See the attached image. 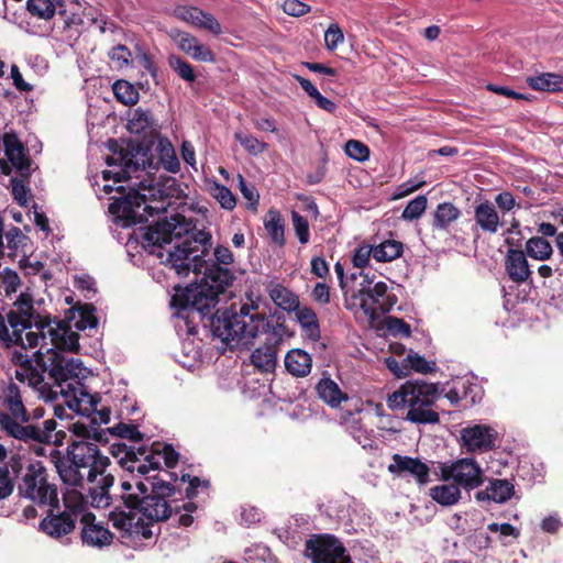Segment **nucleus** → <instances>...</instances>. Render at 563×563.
<instances>
[{
	"label": "nucleus",
	"instance_id": "1",
	"mask_svg": "<svg viewBox=\"0 0 563 563\" xmlns=\"http://www.w3.org/2000/svg\"><path fill=\"white\" fill-rule=\"evenodd\" d=\"M158 159H155L147 147L137 146L120 157L121 168L118 172L104 170L103 179L112 176L115 181L130 180L129 195L115 199L110 203L112 214L124 221V225L143 222L145 213L152 216L166 211L164 201H157L161 189L156 186L155 175L162 165L164 169L176 174L180 169V163L176 151L167 137H158L155 146Z\"/></svg>",
	"mask_w": 563,
	"mask_h": 563
},
{
	"label": "nucleus",
	"instance_id": "2",
	"mask_svg": "<svg viewBox=\"0 0 563 563\" xmlns=\"http://www.w3.org/2000/svg\"><path fill=\"white\" fill-rule=\"evenodd\" d=\"M214 336L236 345L253 344L260 334L265 335L264 344L251 354L252 364L261 372H273L277 364V350L283 340L282 327L274 324L253 301L236 309L218 310L212 318Z\"/></svg>",
	"mask_w": 563,
	"mask_h": 563
},
{
	"label": "nucleus",
	"instance_id": "3",
	"mask_svg": "<svg viewBox=\"0 0 563 563\" xmlns=\"http://www.w3.org/2000/svg\"><path fill=\"white\" fill-rule=\"evenodd\" d=\"M192 229L191 221L181 214H174L150 225L143 240L162 264L173 268L177 275L187 276L189 272H202L206 264L203 256L210 241L209 233L192 232Z\"/></svg>",
	"mask_w": 563,
	"mask_h": 563
},
{
	"label": "nucleus",
	"instance_id": "4",
	"mask_svg": "<svg viewBox=\"0 0 563 563\" xmlns=\"http://www.w3.org/2000/svg\"><path fill=\"white\" fill-rule=\"evenodd\" d=\"M148 485L143 481L135 483L136 493L122 495L123 504L129 511L115 508L110 511L109 519L123 537H152L151 526L169 518L172 507L166 498L175 494V487L161 478H154Z\"/></svg>",
	"mask_w": 563,
	"mask_h": 563
},
{
	"label": "nucleus",
	"instance_id": "5",
	"mask_svg": "<svg viewBox=\"0 0 563 563\" xmlns=\"http://www.w3.org/2000/svg\"><path fill=\"white\" fill-rule=\"evenodd\" d=\"M217 263L209 265L207 262L202 268L203 277L195 285L185 289H176L172 297V306L180 310L191 309L205 313L218 302V298L225 294L232 285L233 273L222 265L233 263V253L227 246H217L213 252Z\"/></svg>",
	"mask_w": 563,
	"mask_h": 563
},
{
	"label": "nucleus",
	"instance_id": "6",
	"mask_svg": "<svg viewBox=\"0 0 563 563\" xmlns=\"http://www.w3.org/2000/svg\"><path fill=\"white\" fill-rule=\"evenodd\" d=\"M55 467L66 486L84 488L106 474L110 459L102 454L92 441H74L67 448L66 456L55 460Z\"/></svg>",
	"mask_w": 563,
	"mask_h": 563
},
{
	"label": "nucleus",
	"instance_id": "7",
	"mask_svg": "<svg viewBox=\"0 0 563 563\" xmlns=\"http://www.w3.org/2000/svg\"><path fill=\"white\" fill-rule=\"evenodd\" d=\"M438 396L435 384L421 379L407 380L388 396L387 405L393 410L407 407L406 419L412 423H437L439 413L433 405Z\"/></svg>",
	"mask_w": 563,
	"mask_h": 563
},
{
	"label": "nucleus",
	"instance_id": "8",
	"mask_svg": "<svg viewBox=\"0 0 563 563\" xmlns=\"http://www.w3.org/2000/svg\"><path fill=\"white\" fill-rule=\"evenodd\" d=\"M79 336L77 335V340ZM40 349L34 353L36 362L40 366L48 368L49 376L54 379L58 393L63 387H66L67 383L79 380L84 377L86 368L82 366L80 360L75 357H68L62 353V351H76L79 343L74 349L57 346L49 342V339L40 340Z\"/></svg>",
	"mask_w": 563,
	"mask_h": 563
},
{
	"label": "nucleus",
	"instance_id": "9",
	"mask_svg": "<svg viewBox=\"0 0 563 563\" xmlns=\"http://www.w3.org/2000/svg\"><path fill=\"white\" fill-rule=\"evenodd\" d=\"M7 321L10 325V329H13V333H16L18 336H24L26 332H40L37 325L52 324L57 327L66 332L64 340H59L60 343L65 341L68 343V339L70 340V335H74V344L73 346L68 345H59L55 341H51V343L62 346L74 349L77 344V333L71 331L69 328L63 325L60 322H55L49 319H43L40 314L35 313L33 302L31 296L27 294H20L18 299L13 302L12 308L7 313Z\"/></svg>",
	"mask_w": 563,
	"mask_h": 563
},
{
	"label": "nucleus",
	"instance_id": "10",
	"mask_svg": "<svg viewBox=\"0 0 563 563\" xmlns=\"http://www.w3.org/2000/svg\"><path fill=\"white\" fill-rule=\"evenodd\" d=\"M439 477L442 482L453 481L467 492L484 484V471L472 457L457 459L451 463H439Z\"/></svg>",
	"mask_w": 563,
	"mask_h": 563
},
{
	"label": "nucleus",
	"instance_id": "11",
	"mask_svg": "<svg viewBox=\"0 0 563 563\" xmlns=\"http://www.w3.org/2000/svg\"><path fill=\"white\" fill-rule=\"evenodd\" d=\"M19 489L21 496L38 505L57 503V489L47 482L45 470L38 462L27 465Z\"/></svg>",
	"mask_w": 563,
	"mask_h": 563
},
{
	"label": "nucleus",
	"instance_id": "12",
	"mask_svg": "<svg viewBox=\"0 0 563 563\" xmlns=\"http://www.w3.org/2000/svg\"><path fill=\"white\" fill-rule=\"evenodd\" d=\"M307 552L313 563H353L343 544L332 536L309 540Z\"/></svg>",
	"mask_w": 563,
	"mask_h": 563
},
{
	"label": "nucleus",
	"instance_id": "13",
	"mask_svg": "<svg viewBox=\"0 0 563 563\" xmlns=\"http://www.w3.org/2000/svg\"><path fill=\"white\" fill-rule=\"evenodd\" d=\"M498 432L486 424H472L460 431L461 448L468 453H484L496 445Z\"/></svg>",
	"mask_w": 563,
	"mask_h": 563
},
{
	"label": "nucleus",
	"instance_id": "14",
	"mask_svg": "<svg viewBox=\"0 0 563 563\" xmlns=\"http://www.w3.org/2000/svg\"><path fill=\"white\" fill-rule=\"evenodd\" d=\"M59 394L67 407L81 416H91L100 401L99 395L90 394L80 380L67 383Z\"/></svg>",
	"mask_w": 563,
	"mask_h": 563
},
{
	"label": "nucleus",
	"instance_id": "15",
	"mask_svg": "<svg viewBox=\"0 0 563 563\" xmlns=\"http://www.w3.org/2000/svg\"><path fill=\"white\" fill-rule=\"evenodd\" d=\"M1 423L4 427V432L18 440L29 442L35 441L41 443H48L53 439V432L56 430L57 423L54 419H47L43 422V428L34 424H25L24 427H18L11 422L4 415H0Z\"/></svg>",
	"mask_w": 563,
	"mask_h": 563
},
{
	"label": "nucleus",
	"instance_id": "16",
	"mask_svg": "<svg viewBox=\"0 0 563 563\" xmlns=\"http://www.w3.org/2000/svg\"><path fill=\"white\" fill-rule=\"evenodd\" d=\"M391 460L393 462L387 467L390 474L398 477L411 475L419 485L429 483L430 468L419 459L394 454Z\"/></svg>",
	"mask_w": 563,
	"mask_h": 563
},
{
	"label": "nucleus",
	"instance_id": "17",
	"mask_svg": "<svg viewBox=\"0 0 563 563\" xmlns=\"http://www.w3.org/2000/svg\"><path fill=\"white\" fill-rule=\"evenodd\" d=\"M82 543L90 548L102 549L112 543L113 534L102 523L96 521L91 512H84L80 519Z\"/></svg>",
	"mask_w": 563,
	"mask_h": 563
},
{
	"label": "nucleus",
	"instance_id": "18",
	"mask_svg": "<svg viewBox=\"0 0 563 563\" xmlns=\"http://www.w3.org/2000/svg\"><path fill=\"white\" fill-rule=\"evenodd\" d=\"M177 47L192 59L203 63L216 62V55L210 47L199 42L192 34L179 30L169 33Z\"/></svg>",
	"mask_w": 563,
	"mask_h": 563
},
{
	"label": "nucleus",
	"instance_id": "19",
	"mask_svg": "<svg viewBox=\"0 0 563 563\" xmlns=\"http://www.w3.org/2000/svg\"><path fill=\"white\" fill-rule=\"evenodd\" d=\"M3 150L11 167L15 169L20 177L31 175V162L26 155L25 148L15 134L5 133L3 136Z\"/></svg>",
	"mask_w": 563,
	"mask_h": 563
},
{
	"label": "nucleus",
	"instance_id": "20",
	"mask_svg": "<svg viewBox=\"0 0 563 563\" xmlns=\"http://www.w3.org/2000/svg\"><path fill=\"white\" fill-rule=\"evenodd\" d=\"M393 298L394 296L388 294L387 284L378 282L366 291L362 308L366 314L375 317L378 312H386L393 307Z\"/></svg>",
	"mask_w": 563,
	"mask_h": 563
},
{
	"label": "nucleus",
	"instance_id": "21",
	"mask_svg": "<svg viewBox=\"0 0 563 563\" xmlns=\"http://www.w3.org/2000/svg\"><path fill=\"white\" fill-rule=\"evenodd\" d=\"M505 269L508 277L516 284L527 282L531 275L526 254L510 249L505 257Z\"/></svg>",
	"mask_w": 563,
	"mask_h": 563
},
{
	"label": "nucleus",
	"instance_id": "22",
	"mask_svg": "<svg viewBox=\"0 0 563 563\" xmlns=\"http://www.w3.org/2000/svg\"><path fill=\"white\" fill-rule=\"evenodd\" d=\"M113 483L114 477L110 474H104L99 476L93 484L86 486L92 507L103 509L110 506L109 488L112 487Z\"/></svg>",
	"mask_w": 563,
	"mask_h": 563
},
{
	"label": "nucleus",
	"instance_id": "23",
	"mask_svg": "<svg viewBox=\"0 0 563 563\" xmlns=\"http://www.w3.org/2000/svg\"><path fill=\"white\" fill-rule=\"evenodd\" d=\"M128 130L146 136L156 130V121L150 110L135 108L128 112Z\"/></svg>",
	"mask_w": 563,
	"mask_h": 563
},
{
	"label": "nucleus",
	"instance_id": "24",
	"mask_svg": "<svg viewBox=\"0 0 563 563\" xmlns=\"http://www.w3.org/2000/svg\"><path fill=\"white\" fill-rule=\"evenodd\" d=\"M515 494L514 485L507 479H494L484 490L477 492L475 498L478 501L493 500L495 503H506Z\"/></svg>",
	"mask_w": 563,
	"mask_h": 563
},
{
	"label": "nucleus",
	"instance_id": "25",
	"mask_svg": "<svg viewBox=\"0 0 563 563\" xmlns=\"http://www.w3.org/2000/svg\"><path fill=\"white\" fill-rule=\"evenodd\" d=\"M271 300L282 310L291 312L300 303L299 297L284 285L271 282L266 285Z\"/></svg>",
	"mask_w": 563,
	"mask_h": 563
},
{
	"label": "nucleus",
	"instance_id": "26",
	"mask_svg": "<svg viewBox=\"0 0 563 563\" xmlns=\"http://www.w3.org/2000/svg\"><path fill=\"white\" fill-rule=\"evenodd\" d=\"M75 518L67 511L59 515L48 516L41 522V529L53 538H60L73 531Z\"/></svg>",
	"mask_w": 563,
	"mask_h": 563
},
{
	"label": "nucleus",
	"instance_id": "27",
	"mask_svg": "<svg viewBox=\"0 0 563 563\" xmlns=\"http://www.w3.org/2000/svg\"><path fill=\"white\" fill-rule=\"evenodd\" d=\"M429 496L443 507H452L461 500L462 490L453 481H450L431 487Z\"/></svg>",
	"mask_w": 563,
	"mask_h": 563
},
{
	"label": "nucleus",
	"instance_id": "28",
	"mask_svg": "<svg viewBox=\"0 0 563 563\" xmlns=\"http://www.w3.org/2000/svg\"><path fill=\"white\" fill-rule=\"evenodd\" d=\"M474 219L484 232L496 233L500 225V219L495 206L489 201L482 202L475 207Z\"/></svg>",
	"mask_w": 563,
	"mask_h": 563
},
{
	"label": "nucleus",
	"instance_id": "29",
	"mask_svg": "<svg viewBox=\"0 0 563 563\" xmlns=\"http://www.w3.org/2000/svg\"><path fill=\"white\" fill-rule=\"evenodd\" d=\"M285 367L292 376L305 377L311 372L312 358L303 350L295 349L286 354Z\"/></svg>",
	"mask_w": 563,
	"mask_h": 563
},
{
	"label": "nucleus",
	"instance_id": "30",
	"mask_svg": "<svg viewBox=\"0 0 563 563\" xmlns=\"http://www.w3.org/2000/svg\"><path fill=\"white\" fill-rule=\"evenodd\" d=\"M294 311L303 333L312 341H318L320 339V328L316 312L307 306H300V303Z\"/></svg>",
	"mask_w": 563,
	"mask_h": 563
},
{
	"label": "nucleus",
	"instance_id": "31",
	"mask_svg": "<svg viewBox=\"0 0 563 563\" xmlns=\"http://www.w3.org/2000/svg\"><path fill=\"white\" fill-rule=\"evenodd\" d=\"M317 391L319 397L331 407H338L342 401L347 400V395L330 378H322L317 385Z\"/></svg>",
	"mask_w": 563,
	"mask_h": 563
},
{
	"label": "nucleus",
	"instance_id": "32",
	"mask_svg": "<svg viewBox=\"0 0 563 563\" xmlns=\"http://www.w3.org/2000/svg\"><path fill=\"white\" fill-rule=\"evenodd\" d=\"M527 84L533 90L540 91H563V76L554 73H543L527 78Z\"/></svg>",
	"mask_w": 563,
	"mask_h": 563
},
{
	"label": "nucleus",
	"instance_id": "33",
	"mask_svg": "<svg viewBox=\"0 0 563 563\" xmlns=\"http://www.w3.org/2000/svg\"><path fill=\"white\" fill-rule=\"evenodd\" d=\"M87 487H76V486H66V492L64 494V504L67 512L74 516L77 514L84 512L86 509V495Z\"/></svg>",
	"mask_w": 563,
	"mask_h": 563
},
{
	"label": "nucleus",
	"instance_id": "34",
	"mask_svg": "<svg viewBox=\"0 0 563 563\" xmlns=\"http://www.w3.org/2000/svg\"><path fill=\"white\" fill-rule=\"evenodd\" d=\"M460 216L461 211L453 203H439L433 214L432 225L435 230H446Z\"/></svg>",
	"mask_w": 563,
	"mask_h": 563
},
{
	"label": "nucleus",
	"instance_id": "35",
	"mask_svg": "<svg viewBox=\"0 0 563 563\" xmlns=\"http://www.w3.org/2000/svg\"><path fill=\"white\" fill-rule=\"evenodd\" d=\"M264 225L272 241L276 245L283 246L285 244V227L279 211L271 209L266 214Z\"/></svg>",
	"mask_w": 563,
	"mask_h": 563
},
{
	"label": "nucleus",
	"instance_id": "36",
	"mask_svg": "<svg viewBox=\"0 0 563 563\" xmlns=\"http://www.w3.org/2000/svg\"><path fill=\"white\" fill-rule=\"evenodd\" d=\"M374 260L380 263L391 262L401 256L402 243L396 240H386L373 246Z\"/></svg>",
	"mask_w": 563,
	"mask_h": 563
},
{
	"label": "nucleus",
	"instance_id": "37",
	"mask_svg": "<svg viewBox=\"0 0 563 563\" xmlns=\"http://www.w3.org/2000/svg\"><path fill=\"white\" fill-rule=\"evenodd\" d=\"M527 254L538 261L549 260L553 253L552 245L541 236H534L526 242Z\"/></svg>",
	"mask_w": 563,
	"mask_h": 563
},
{
	"label": "nucleus",
	"instance_id": "38",
	"mask_svg": "<svg viewBox=\"0 0 563 563\" xmlns=\"http://www.w3.org/2000/svg\"><path fill=\"white\" fill-rule=\"evenodd\" d=\"M113 93L118 101L125 106L135 104L139 101L137 89L126 80H117L112 86Z\"/></svg>",
	"mask_w": 563,
	"mask_h": 563
},
{
	"label": "nucleus",
	"instance_id": "39",
	"mask_svg": "<svg viewBox=\"0 0 563 563\" xmlns=\"http://www.w3.org/2000/svg\"><path fill=\"white\" fill-rule=\"evenodd\" d=\"M27 11L37 19L48 21L56 13V5L53 0H27Z\"/></svg>",
	"mask_w": 563,
	"mask_h": 563
},
{
	"label": "nucleus",
	"instance_id": "40",
	"mask_svg": "<svg viewBox=\"0 0 563 563\" xmlns=\"http://www.w3.org/2000/svg\"><path fill=\"white\" fill-rule=\"evenodd\" d=\"M234 137L244 147V150L253 156L264 153L268 147L266 142L260 141L252 134L239 131L234 133Z\"/></svg>",
	"mask_w": 563,
	"mask_h": 563
},
{
	"label": "nucleus",
	"instance_id": "41",
	"mask_svg": "<svg viewBox=\"0 0 563 563\" xmlns=\"http://www.w3.org/2000/svg\"><path fill=\"white\" fill-rule=\"evenodd\" d=\"M168 65L185 81L194 82L196 80L194 67L181 57L175 54L169 55Z\"/></svg>",
	"mask_w": 563,
	"mask_h": 563
},
{
	"label": "nucleus",
	"instance_id": "42",
	"mask_svg": "<svg viewBox=\"0 0 563 563\" xmlns=\"http://www.w3.org/2000/svg\"><path fill=\"white\" fill-rule=\"evenodd\" d=\"M209 190L211 196L220 203L222 208L232 210L235 207L236 199L228 187L214 181L211 184Z\"/></svg>",
	"mask_w": 563,
	"mask_h": 563
},
{
	"label": "nucleus",
	"instance_id": "43",
	"mask_svg": "<svg viewBox=\"0 0 563 563\" xmlns=\"http://www.w3.org/2000/svg\"><path fill=\"white\" fill-rule=\"evenodd\" d=\"M15 378L21 383H27L29 386L40 388L43 383L41 372L32 364L18 367L15 371Z\"/></svg>",
	"mask_w": 563,
	"mask_h": 563
},
{
	"label": "nucleus",
	"instance_id": "44",
	"mask_svg": "<svg viewBox=\"0 0 563 563\" xmlns=\"http://www.w3.org/2000/svg\"><path fill=\"white\" fill-rule=\"evenodd\" d=\"M427 203L428 200L423 195L410 200L401 213V219L406 221L419 219L426 211Z\"/></svg>",
	"mask_w": 563,
	"mask_h": 563
},
{
	"label": "nucleus",
	"instance_id": "45",
	"mask_svg": "<svg viewBox=\"0 0 563 563\" xmlns=\"http://www.w3.org/2000/svg\"><path fill=\"white\" fill-rule=\"evenodd\" d=\"M29 177L11 179V194L20 206H26L30 200V189L26 186Z\"/></svg>",
	"mask_w": 563,
	"mask_h": 563
},
{
	"label": "nucleus",
	"instance_id": "46",
	"mask_svg": "<svg viewBox=\"0 0 563 563\" xmlns=\"http://www.w3.org/2000/svg\"><path fill=\"white\" fill-rule=\"evenodd\" d=\"M406 367L413 371L428 374L433 371L434 363L428 362L423 356L410 351L405 358Z\"/></svg>",
	"mask_w": 563,
	"mask_h": 563
},
{
	"label": "nucleus",
	"instance_id": "47",
	"mask_svg": "<svg viewBox=\"0 0 563 563\" xmlns=\"http://www.w3.org/2000/svg\"><path fill=\"white\" fill-rule=\"evenodd\" d=\"M194 26L201 30H206L213 35H220L222 33V27L219 21L211 13L203 10L197 18V21Z\"/></svg>",
	"mask_w": 563,
	"mask_h": 563
},
{
	"label": "nucleus",
	"instance_id": "48",
	"mask_svg": "<svg viewBox=\"0 0 563 563\" xmlns=\"http://www.w3.org/2000/svg\"><path fill=\"white\" fill-rule=\"evenodd\" d=\"M344 42V34L342 29L336 23H332L329 25L327 31L324 32V44L327 49L333 52L335 51L340 44Z\"/></svg>",
	"mask_w": 563,
	"mask_h": 563
},
{
	"label": "nucleus",
	"instance_id": "49",
	"mask_svg": "<svg viewBox=\"0 0 563 563\" xmlns=\"http://www.w3.org/2000/svg\"><path fill=\"white\" fill-rule=\"evenodd\" d=\"M292 225L298 236V240L301 244H306L309 242L310 233H309V223L307 219L300 216L297 211L291 212Z\"/></svg>",
	"mask_w": 563,
	"mask_h": 563
},
{
	"label": "nucleus",
	"instance_id": "50",
	"mask_svg": "<svg viewBox=\"0 0 563 563\" xmlns=\"http://www.w3.org/2000/svg\"><path fill=\"white\" fill-rule=\"evenodd\" d=\"M345 153L349 157L358 162L366 161L369 156L368 147L364 143L355 140H351L345 144Z\"/></svg>",
	"mask_w": 563,
	"mask_h": 563
},
{
	"label": "nucleus",
	"instance_id": "51",
	"mask_svg": "<svg viewBox=\"0 0 563 563\" xmlns=\"http://www.w3.org/2000/svg\"><path fill=\"white\" fill-rule=\"evenodd\" d=\"M19 286L20 277L14 271L4 269L2 273H0V287L7 295L16 292Z\"/></svg>",
	"mask_w": 563,
	"mask_h": 563
},
{
	"label": "nucleus",
	"instance_id": "52",
	"mask_svg": "<svg viewBox=\"0 0 563 563\" xmlns=\"http://www.w3.org/2000/svg\"><path fill=\"white\" fill-rule=\"evenodd\" d=\"M371 256L374 257V250L372 245H361L355 249L352 256V263L356 268H364L369 263Z\"/></svg>",
	"mask_w": 563,
	"mask_h": 563
},
{
	"label": "nucleus",
	"instance_id": "53",
	"mask_svg": "<svg viewBox=\"0 0 563 563\" xmlns=\"http://www.w3.org/2000/svg\"><path fill=\"white\" fill-rule=\"evenodd\" d=\"M14 489V481L8 466L0 465V499L8 498Z\"/></svg>",
	"mask_w": 563,
	"mask_h": 563
},
{
	"label": "nucleus",
	"instance_id": "54",
	"mask_svg": "<svg viewBox=\"0 0 563 563\" xmlns=\"http://www.w3.org/2000/svg\"><path fill=\"white\" fill-rule=\"evenodd\" d=\"M109 57L117 68H122L129 65L131 52L126 46L120 44L111 48Z\"/></svg>",
	"mask_w": 563,
	"mask_h": 563
},
{
	"label": "nucleus",
	"instance_id": "55",
	"mask_svg": "<svg viewBox=\"0 0 563 563\" xmlns=\"http://www.w3.org/2000/svg\"><path fill=\"white\" fill-rule=\"evenodd\" d=\"M238 185L242 196L250 202L252 209H256L260 195L254 186H249L241 174L238 175Z\"/></svg>",
	"mask_w": 563,
	"mask_h": 563
},
{
	"label": "nucleus",
	"instance_id": "56",
	"mask_svg": "<svg viewBox=\"0 0 563 563\" xmlns=\"http://www.w3.org/2000/svg\"><path fill=\"white\" fill-rule=\"evenodd\" d=\"M201 11H202L201 9L196 8V7L183 5V7H177L174 11V14L177 19H179L184 22H187L194 26L197 21V18L200 15Z\"/></svg>",
	"mask_w": 563,
	"mask_h": 563
},
{
	"label": "nucleus",
	"instance_id": "57",
	"mask_svg": "<svg viewBox=\"0 0 563 563\" xmlns=\"http://www.w3.org/2000/svg\"><path fill=\"white\" fill-rule=\"evenodd\" d=\"M283 10L288 15L302 16L310 11V7L299 0H285Z\"/></svg>",
	"mask_w": 563,
	"mask_h": 563
},
{
	"label": "nucleus",
	"instance_id": "58",
	"mask_svg": "<svg viewBox=\"0 0 563 563\" xmlns=\"http://www.w3.org/2000/svg\"><path fill=\"white\" fill-rule=\"evenodd\" d=\"M487 528L490 532H499L503 537L518 538L520 534L519 530L517 528H515L514 526H511L510 523L493 522V523H489Z\"/></svg>",
	"mask_w": 563,
	"mask_h": 563
},
{
	"label": "nucleus",
	"instance_id": "59",
	"mask_svg": "<svg viewBox=\"0 0 563 563\" xmlns=\"http://www.w3.org/2000/svg\"><path fill=\"white\" fill-rule=\"evenodd\" d=\"M98 324L97 318L93 316V308L86 306L81 312V319L78 321V325L81 329L96 328Z\"/></svg>",
	"mask_w": 563,
	"mask_h": 563
},
{
	"label": "nucleus",
	"instance_id": "60",
	"mask_svg": "<svg viewBox=\"0 0 563 563\" xmlns=\"http://www.w3.org/2000/svg\"><path fill=\"white\" fill-rule=\"evenodd\" d=\"M388 329L394 334H401L404 336L410 335V325L398 318L388 319Z\"/></svg>",
	"mask_w": 563,
	"mask_h": 563
},
{
	"label": "nucleus",
	"instance_id": "61",
	"mask_svg": "<svg viewBox=\"0 0 563 563\" xmlns=\"http://www.w3.org/2000/svg\"><path fill=\"white\" fill-rule=\"evenodd\" d=\"M312 296L316 301L320 303H328L330 301V288L324 283H318L313 290Z\"/></svg>",
	"mask_w": 563,
	"mask_h": 563
},
{
	"label": "nucleus",
	"instance_id": "62",
	"mask_svg": "<svg viewBox=\"0 0 563 563\" xmlns=\"http://www.w3.org/2000/svg\"><path fill=\"white\" fill-rule=\"evenodd\" d=\"M11 78L13 80V85L15 88L20 91H31L32 86L24 81L22 78V74L20 73V69L16 65L11 66Z\"/></svg>",
	"mask_w": 563,
	"mask_h": 563
},
{
	"label": "nucleus",
	"instance_id": "63",
	"mask_svg": "<svg viewBox=\"0 0 563 563\" xmlns=\"http://www.w3.org/2000/svg\"><path fill=\"white\" fill-rule=\"evenodd\" d=\"M385 364L390 372H393L397 377H404L408 375L406 363L400 364L394 357H386Z\"/></svg>",
	"mask_w": 563,
	"mask_h": 563
},
{
	"label": "nucleus",
	"instance_id": "64",
	"mask_svg": "<svg viewBox=\"0 0 563 563\" xmlns=\"http://www.w3.org/2000/svg\"><path fill=\"white\" fill-rule=\"evenodd\" d=\"M495 201L497 206L505 211H509L516 206L514 196L507 191L497 195Z\"/></svg>",
	"mask_w": 563,
	"mask_h": 563
}]
</instances>
